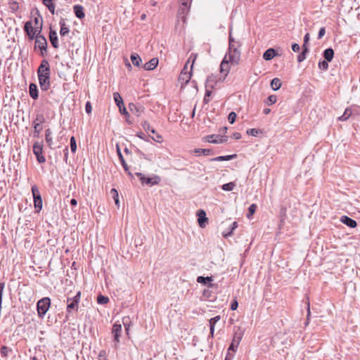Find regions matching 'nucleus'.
<instances>
[{"mask_svg": "<svg viewBox=\"0 0 360 360\" xmlns=\"http://www.w3.org/2000/svg\"><path fill=\"white\" fill-rule=\"evenodd\" d=\"M229 51L226 53L220 65V71L221 73H224L225 76L230 71V65H236L240 60V51L239 50L240 44L234 40L231 32L229 34Z\"/></svg>", "mask_w": 360, "mask_h": 360, "instance_id": "obj_1", "label": "nucleus"}, {"mask_svg": "<svg viewBox=\"0 0 360 360\" xmlns=\"http://www.w3.org/2000/svg\"><path fill=\"white\" fill-rule=\"evenodd\" d=\"M51 305V300L49 297H44L39 300L37 304V309L38 312V316L40 318H43L47 311L49 310Z\"/></svg>", "mask_w": 360, "mask_h": 360, "instance_id": "obj_2", "label": "nucleus"}, {"mask_svg": "<svg viewBox=\"0 0 360 360\" xmlns=\"http://www.w3.org/2000/svg\"><path fill=\"white\" fill-rule=\"evenodd\" d=\"M41 30V27H39V32L36 35L35 37V46L36 49L38 47L41 51V55L44 56L47 51V41L46 39L40 34Z\"/></svg>", "mask_w": 360, "mask_h": 360, "instance_id": "obj_3", "label": "nucleus"}, {"mask_svg": "<svg viewBox=\"0 0 360 360\" xmlns=\"http://www.w3.org/2000/svg\"><path fill=\"white\" fill-rule=\"evenodd\" d=\"M81 298V292L78 291L73 297L67 298V312L70 313L72 310L77 311L78 305Z\"/></svg>", "mask_w": 360, "mask_h": 360, "instance_id": "obj_4", "label": "nucleus"}, {"mask_svg": "<svg viewBox=\"0 0 360 360\" xmlns=\"http://www.w3.org/2000/svg\"><path fill=\"white\" fill-rule=\"evenodd\" d=\"M32 193L34 199V205L37 212H39L42 208V198L40 191L36 185L32 186Z\"/></svg>", "mask_w": 360, "mask_h": 360, "instance_id": "obj_5", "label": "nucleus"}, {"mask_svg": "<svg viewBox=\"0 0 360 360\" xmlns=\"http://www.w3.org/2000/svg\"><path fill=\"white\" fill-rule=\"evenodd\" d=\"M45 122V118L43 115H37L35 120L33 121L34 127V136L39 138L42 128L41 124Z\"/></svg>", "mask_w": 360, "mask_h": 360, "instance_id": "obj_6", "label": "nucleus"}, {"mask_svg": "<svg viewBox=\"0 0 360 360\" xmlns=\"http://www.w3.org/2000/svg\"><path fill=\"white\" fill-rule=\"evenodd\" d=\"M196 57H197V55H195L194 56L193 59L192 60V64L191 65L190 71L181 72L179 75V82L181 84L182 86L188 84L191 78L193 66V63L196 59Z\"/></svg>", "mask_w": 360, "mask_h": 360, "instance_id": "obj_7", "label": "nucleus"}, {"mask_svg": "<svg viewBox=\"0 0 360 360\" xmlns=\"http://www.w3.org/2000/svg\"><path fill=\"white\" fill-rule=\"evenodd\" d=\"M24 30L28 36L29 39L32 40L36 37V35L39 32V28H34L32 22L27 21L25 24Z\"/></svg>", "mask_w": 360, "mask_h": 360, "instance_id": "obj_8", "label": "nucleus"}, {"mask_svg": "<svg viewBox=\"0 0 360 360\" xmlns=\"http://www.w3.org/2000/svg\"><path fill=\"white\" fill-rule=\"evenodd\" d=\"M215 83L214 77L212 76H209L207 79L206 88L210 87L211 89L214 88V84ZM212 94V90L206 89L205 97L203 98L204 103L207 104L210 102L209 97Z\"/></svg>", "mask_w": 360, "mask_h": 360, "instance_id": "obj_9", "label": "nucleus"}, {"mask_svg": "<svg viewBox=\"0 0 360 360\" xmlns=\"http://www.w3.org/2000/svg\"><path fill=\"white\" fill-rule=\"evenodd\" d=\"M37 75H49V77L51 76L50 65L47 60L44 59L41 60V64L37 70Z\"/></svg>", "mask_w": 360, "mask_h": 360, "instance_id": "obj_10", "label": "nucleus"}, {"mask_svg": "<svg viewBox=\"0 0 360 360\" xmlns=\"http://www.w3.org/2000/svg\"><path fill=\"white\" fill-rule=\"evenodd\" d=\"M205 139L208 143H222L226 142L228 138L226 136H219L217 134H212V135H208V136H205Z\"/></svg>", "mask_w": 360, "mask_h": 360, "instance_id": "obj_11", "label": "nucleus"}, {"mask_svg": "<svg viewBox=\"0 0 360 360\" xmlns=\"http://www.w3.org/2000/svg\"><path fill=\"white\" fill-rule=\"evenodd\" d=\"M161 181V178L156 175V174H153L152 176L150 177H144L143 181L141 182V184L143 185H148L150 186H155V185H158L160 183Z\"/></svg>", "mask_w": 360, "mask_h": 360, "instance_id": "obj_12", "label": "nucleus"}, {"mask_svg": "<svg viewBox=\"0 0 360 360\" xmlns=\"http://www.w3.org/2000/svg\"><path fill=\"white\" fill-rule=\"evenodd\" d=\"M40 88L42 91H47L51 86L50 77L49 75L38 76Z\"/></svg>", "mask_w": 360, "mask_h": 360, "instance_id": "obj_13", "label": "nucleus"}, {"mask_svg": "<svg viewBox=\"0 0 360 360\" xmlns=\"http://www.w3.org/2000/svg\"><path fill=\"white\" fill-rule=\"evenodd\" d=\"M129 110L137 117L141 116L145 111V108L142 105H136L133 103L129 104Z\"/></svg>", "mask_w": 360, "mask_h": 360, "instance_id": "obj_14", "label": "nucleus"}, {"mask_svg": "<svg viewBox=\"0 0 360 360\" xmlns=\"http://www.w3.org/2000/svg\"><path fill=\"white\" fill-rule=\"evenodd\" d=\"M197 216L198 217V221L199 226L201 228H204L207 223L208 219L206 217V213L203 210H199L197 212Z\"/></svg>", "mask_w": 360, "mask_h": 360, "instance_id": "obj_15", "label": "nucleus"}, {"mask_svg": "<svg viewBox=\"0 0 360 360\" xmlns=\"http://www.w3.org/2000/svg\"><path fill=\"white\" fill-rule=\"evenodd\" d=\"M117 155H118V157H119V159L121 162V164H122V166L123 167L124 171L127 173V174L131 176V177H133V175L131 174V172L129 171V166L127 165V162H125L124 158H123V155L120 151V149L119 148L118 146H117Z\"/></svg>", "mask_w": 360, "mask_h": 360, "instance_id": "obj_16", "label": "nucleus"}, {"mask_svg": "<svg viewBox=\"0 0 360 360\" xmlns=\"http://www.w3.org/2000/svg\"><path fill=\"white\" fill-rule=\"evenodd\" d=\"M122 333V326L121 324L115 323L112 326V333L114 335V340L116 342H120V338L121 336Z\"/></svg>", "mask_w": 360, "mask_h": 360, "instance_id": "obj_17", "label": "nucleus"}, {"mask_svg": "<svg viewBox=\"0 0 360 360\" xmlns=\"http://www.w3.org/2000/svg\"><path fill=\"white\" fill-rule=\"evenodd\" d=\"M340 221L350 228H354L357 226V223L354 219L345 215L341 217Z\"/></svg>", "mask_w": 360, "mask_h": 360, "instance_id": "obj_18", "label": "nucleus"}, {"mask_svg": "<svg viewBox=\"0 0 360 360\" xmlns=\"http://www.w3.org/2000/svg\"><path fill=\"white\" fill-rule=\"evenodd\" d=\"M158 59L157 58H153L144 64L143 68L146 70H153L158 66Z\"/></svg>", "mask_w": 360, "mask_h": 360, "instance_id": "obj_19", "label": "nucleus"}, {"mask_svg": "<svg viewBox=\"0 0 360 360\" xmlns=\"http://www.w3.org/2000/svg\"><path fill=\"white\" fill-rule=\"evenodd\" d=\"M221 319L220 316H216L209 320L210 323V336L211 338L214 337V326L215 324Z\"/></svg>", "mask_w": 360, "mask_h": 360, "instance_id": "obj_20", "label": "nucleus"}, {"mask_svg": "<svg viewBox=\"0 0 360 360\" xmlns=\"http://www.w3.org/2000/svg\"><path fill=\"white\" fill-rule=\"evenodd\" d=\"M49 40L51 41V45L55 49L58 48V36L57 33L55 30H51L49 32Z\"/></svg>", "mask_w": 360, "mask_h": 360, "instance_id": "obj_21", "label": "nucleus"}, {"mask_svg": "<svg viewBox=\"0 0 360 360\" xmlns=\"http://www.w3.org/2000/svg\"><path fill=\"white\" fill-rule=\"evenodd\" d=\"M73 11L77 18L82 19L84 18L85 14L84 13V8L81 5H75L73 6Z\"/></svg>", "mask_w": 360, "mask_h": 360, "instance_id": "obj_22", "label": "nucleus"}, {"mask_svg": "<svg viewBox=\"0 0 360 360\" xmlns=\"http://www.w3.org/2000/svg\"><path fill=\"white\" fill-rule=\"evenodd\" d=\"M30 96L34 100L39 97L37 86L35 84L31 83L29 86Z\"/></svg>", "mask_w": 360, "mask_h": 360, "instance_id": "obj_23", "label": "nucleus"}, {"mask_svg": "<svg viewBox=\"0 0 360 360\" xmlns=\"http://www.w3.org/2000/svg\"><path fill=\"white\" fill-rule=\"evenodd\" d=\"M33 153L35 156L43 155V144L42 143L35 142L33 145Z\"/></svg>", "mask_w": 360, "mask_h": 360, "instance_id": "obj_24", "label": "nucleus"}, {"mask_svg": "<svg viewBox=\"0 0 360 360\" xmlns=\"http://www.w3.org/2000/svg\"><path fill=\"white\" fill-rule=\"evenodd\" d=\"M59 25L60 26V34L61 36H65L67 35L69 32H70V29L69 27L66 25L65 22V20L64 19H60V22H59Z\"/></svg>", "mask_w": 360, "mask_h": 360, "instance_id": "obj_25", "label": "nucleus"}, {"mask_svg": "<svg viewBox=\"0 0 360 360\" xmlns=\"http://www.w3.org/2000/svg\"><path fill=\"white\" fill-rule=\"evenodd\" d=\"M236 155H225V156H218L214 158L210 159V161L212 162H219V161H227L231 160L232 159H234L236 158Z\"/></svg>", "mask_w": 360, "mask_h": 360, "instance_id": "obj_26", "label": "nucleus"}, {"mask_svg": "<svg viewBox=\"0 0 360 360\" xmlns=\"http://www.w3.org/2000/svg\"><path fill=\"white\" fill-rule=\"evenodd\" d=\"M323 57L325 58V60H326L327 61H329L330 62L333 58V56H334V51L332 48H328V49H326L324 51H323Z\"/></svg>", "mask_w": 360, "mask_h": 360, "instance_id": "obj_27", "label": "nucleus"}, {"mask_svg": "<svg viewBox=\"0 0 360 360\" xmlns=\"http://www.w3.org/2000/svg\"><path fill=\"white\" fill-rule=\"evenodd\" d=\"M276 56L274 49H267L263 54V58L266 60H271Z\"/></svg>", "mask_w": 360, "mask_h": 360, "instance_id": "obj_28", "label": "nucleus"}, {"mask_svg": "<svg viewBox=\"0 0 360 360\" xmlns=\"http://www.w3.org/2000/svg\"><path fill=\"white\" fill-rule=\"evenodd\" d=\"M131 60L133 65L136 67H139L142 62V60L141 57L139 56V54L135 53L131 55Z\"/></svg>", "mask_w": 360, "mask_h": 360, "instance_id": "obj_29", "label": "nucleus"}, {"mask_svg": "<svg viewBox=\"0 0 360 360\" xmlns=\"http://www.w3.org/2000/svg\"><path fill=\"white\" fill-rule=\"evenodd\" d=\"M281 81L278 78H274L271 82V87L274 91L278 90L281 86Z\"/></svg>", "mask_w": 360, "mask_h": 360, "instance_id": "obj_30", "label": "nucleus"}, {"mask_svg": "<svg viewBox=\"0 0 360 360\" xmlns=\"http://www.w3.org/2000/svg\"><path fill=\"white\" fill-rule=\"evenodd\" d=\"M45 139L49 148H52L53 139L51 136V131L47 129L45 131Z\"/></svg>", "mask_w": 360, "mask_h": 360, "instance_id": "obj_31", "label": "nucleus"}, {"mask_svg": "<svg viewBox=\"0 0 360 360\" xmlns=\"http://www.w3.org/2000/svg\"><path fill=\"white\" fill-rule=\"evenodd\" d=\"M352 109L349 108H347L345 109L343 115L338 117V120L340 121H346L349 118V117L352 115Z\"/></svg>", "mask_w": 360, "mask_h": 360, "instance_id": "obj_32", "label": "nucleus"}, {"mask_svg": "<svg viewBox=\"0 0 360 360\" xmlns=\"http://www.w3.org/2000/svg\"><path fill=\"white\" fill-rule=\"evenodd\" d=\"M309 49L307 46H302V51L297 56V61L299 63L302 62L306 58V55L308 53Z\"/></svg>", "mask_w": 360, "mask_h": 360, "instance_id": "obj_33", "label": "nucleus"}, {"mask_svg": "<svg viewBox=\"0 0 360 360\" xmlns=\"http://www.w3.org/2000/svg\"><path fill=\"white\" fill-rule=\"evenodd\" d=\"M243 336V332L240 328H238L237 330L234 333V336L233 340L236 342V343H240Z\"/></svg>", "mask_w": 360, "mask_h": 360, "instance_id": "obj_34", "label": "nucleus"}, {"mask_svg": "<svg viewBox=\"0 0 360 360\" xmlns=\"http://www.w3.org/2000/svg\"><path fill=\"white\" fill-rule=\"evenodd\" d=\"M53 0H43V4L48 8L49 11L54 14L55 13V5L52 2Z\"/></svg>", "mask_w": 360, "mask_h": 360, "instance_id": "obj_35", "label": "nucleus"}, {"mask_svg": "<svg viewBox=\"0 0 360 360\" xmlns=\"http://www.w3.org/2000/svg\"><path fill=\"white\" fill-rule=\"evenodd\" d=\"M113 98L118 108L123 105L124 103L122 98L118 92H115L113 94Z\"/></svg>", "mask_w": 360, "mask_h": 360, "instance_id": "obj_36", "label": "nucleus"}, {"mask_svg": "<svg viewBox=\"0 0 360 360\" xmlns=\"http://www.w3.org/2000/svg\"><path fill=\"white\" fill-rule=\"evenodd\" d=\"M188 11L189 10H186L184 7H179L178 15L182 19L184 22L186 21V15L188 14Z\"/></svg>", "mask_w": 360, "mask_h": 360, "instance_id": "obj_37", "label": "nucleus"}, {"mask_svg": "<svg viewBox=\"0 0 360 360\" xmlns=\"http://www.w3.org/2000/svg\"><path fill=\"white\" fill-rule=\"evenodd\" d=\"M194 153L199 154V155L202 154L203 155H205V156L212 154V152L210 149H205H205L195 148L194 150Z\"/></svg>", "mask_w": 360, "mask_h": 360, "instance_id": "obj_38", "label": "nucleus"}, {"mask_svg": "<svg viewBox=\"0 0 360 360\" xmlns=\"http://www.w3.org/2000/svg\"><path fill=\"white\" fill-rule=\"evenodd\" d=\"M211 281H212V278L210 276H198L197 278V282L199 283L207 284Z\"/></svg>", "mask_w": 360, "mask_h": 360, "instance_id": "obj_39", "label": "nucleus"}, {"mask_svg": "<svg viewBox=\"0 0 360 360\" xmlns=\"http://www.w3.org/2000/svg\"><path fill=\"white\" fill-rule=\"evenodd\" d=\"M110 193L112 195V198L115 200V202L117 207L120 206V201H119V195L118 192L115 188H112L110 191Z\"/></svg>", "mask_w": 360, "mask_h": 360, "instance_id": "obj_40", "label": "nucleus"}, {"mask_svg": "<svg viewBox=\"0 0 360 360\" xmlns=\"http://www.w3.org/2000/svg\"><path fill=\"white\" fill-rule=\"evenodd\" d=\"M11 349L8 347L7 346H2L0 349V354L4 357H7L8 354L11 352Z\"/></svg>", "mask_w": 360, "mask_h": 360, "instance_id": "obj_41", "label": "nucleus"}, {"mask_svg": "<svg viewBox=\"0 0 360 360\" xmlns=\"http://www.w3.org/2000/svg\"><path fill=\"white\" fill-rule=\"evenodd\" d=\"M235 186H236L235 183L229 182V183L222 185L221 188L226 191H231L233 190Z\"/></svg>", "mask_w": 360, "mask_h": 360, "instance_id": "obj_42", "label": "nucleus"}, {"mask_svg": "<svg viewBox=\"0 0 360 360\" xmlns=\"http://www.w3.org/2000/svg\"><path fill=\"white\" fill-rule=\"evenodd\" d=\"M109 302V298L106 296H104L103 295H99L97 297V302L101 304H107Z\"/></svg>", "mask_w": 360, "mask_h": 360, "instance_id": "obj_43", "label": "nucleus"}, {"mask_svg": "<svg viewBox=\"0 0 360 360\" xmlns=\"http://www.w3.org/2000/svg\"><path fill=\"white\" fill-rule=\"evenodd\" d=\"M277 101V96H275V95H270L268 98H267V100L265 101V103L266 105H273Z\"/></svg>", "mask_w": 360, "mask_h": 360, "instance_id": "obj_44", "label": "nucleus"}, {"mask_svg": "<svg viewBox=\"0 0 360 360\" xmlns=\"http://www.w3.org/2000/svg\"><path fill=\"white\" fill-rule=\"evenodd\" d=\"M328 62L326 60L319 62V68L322 70H326L328 68Z\"/></svg>", "mask_w": 360, "mask_h": 360, "instance_id": "obj_45", "label": "nucleus"}, {"mask_svg": "<svg viewBox=\"0 0 360 360\" xmlns=\"http://www.w3.org/2000/svg\"><path fill=\"white\" fill-rule=\"evenodd\" d=\"M247 134L248 135L252 136H257L259 133H261V130L258 129H249L247 130Z\"/></svg>", "mask_w": 360, "mask_h": 360, "instance_id": "obj_46", "label": "nucleus"}, {"mask_svg": "<svg viewBox=\"0 0 360 360\" xmlns=\"http://www.w3.org/2000/svg\"><path fill=\"white\" fill-rule=\"evenodd\" d=\"M257 205L255 204H252L248 208V214H247V217L250 218L252 215H253L256 211Z\"/></svg>", "mask_w": 360, "mask_h": 360, "instance_id": "obj_47", "label": "nucleus"}, {"mask_svg": "<svg viewBox=\"0 0 360 360\" xmlns=\"http://www.w3.org/2000/svg\"><path fill=\"white\" fill-rule=\"evenodd\" d=\"M70 149L72 153H75L77 150V143L75 138L72 136L70 139Z\"/></svg>", "mask_w": 360, "mask_h": 360, "instance_id": "obj_48", "label": "nucleus"}, {"mask_svg": "<svg viewBox=\"0 0 360 360\" xmlns=\"http://www.w3.org/2000/svg\"><path fill=\"white\" fill-rule=\"evenodd\" d=\"M237 117V115L235 112H231L228 116L229 122L231 124H233L236 121V119Z\"/></svg>", "mask_w": 360, "mask_h": 360, "instance_id": "obj_49", "label": "nucleus"}, {"mask_svg": "<svg viewBox=\"0 0 360 360\" xmlns=\"http://www.w3.org/2000/svg\"><path fill=\"white\" fill-rule=\"evenodd\" d=\"M191 2L192 1L181 0L180 6L184 7L186 10H190Z\"/></svg>", "mask_w": 360, "mask_h": 360, "instance_id": "obj_50", "label": "nucleus"}, {"mask_svg": "<svg viewBox=\"0 0 360 360\" xmlns=\"http://www.w3.org/2000/svg\"><path fill=\"white\" fill-rule=\"evenodd\" d=\"M240 343H236V342H235L234 340H232L228 350L229 351H233V352H236V349H238V345H239Z\"/></svg>", "mask_w": 360, "mask_h": 360, "instance_id": "obj_51", "label": "nucleus"}, {"mask_svg": "<svg viewBox=\"0 0 360 360\" xmlns=\"http://www.w3.org/2000/svg\"><path fill=\"white\" fill-rule=\"evenodd\" d=\"M141 126L143 128V129L146 131H149L152 129L150 125V123L146 120H144L141 122Z\"/></svg>", "mask_w": 360, "mask_h": 360, "instance_id": "obj_52", "label": "nucleus"}, {"mask_svg": "<svg viewBox=\"0 0 360 360\" xmlns=\"http://www.w3.org/2000/svg\"><path fill=\"white\" fill-rule=\"evenodd\" d=\"M195 56V55H194L193 53H192V54L191 55V56H190V57H189V58L188 59V60H187L186 63L185 64V65H184V68H183V70H181V72H188V71H187V70H188V63H189L191 61L192 62V60L193 59V58H194V56Z\"/></svg>", "mask_w": 360, "mask_h": 360, "instance_id": "obj_53", "label": "nucleus"}, {"mask_svg": "<svg viewBox=\"0 0 360 360\" xmlns=\"http://www.w3.org/2000/svg\"><path fill=\"white\" fill-rule=\"evenodd\" d=\"M119 110H120V113L122 115H125L127 117H129V114L127 112V109H126V108L124 107V105L122 106L119 107Z\"/></svg>", "mask_w": 360, "mask_h": 360, "instance_id": "obj_54", "label": "nucleus"}, {"mask_svg": "<svg viewBox=\"0 0 360 360\" xmlns=\"http://www.w3.org/2000/svg\"><path fill=\"white\" fill-rule=\"evenodd\" d=\"M10 8L13 11H15L18 9V4L16 1H12L10 3Z\"/></svg>", "mask_w": 360, "mask_h": 360, "instance_id": "obj_55", "label": "nucleus"}, {"mask_svg": "<svg viewBox=\"0 0 360 360\" xmlns=\"http://www.w3.org/2000/svg\"><path fill=\"white\" fill-rule=\"evenodd\" d=\"M152 139L153 141L158 143H162L163 141L162 136L158 134H157L155 137H152Z\"/></svg>", "mask_w": 360, "mask_h": 360, "instance_id": "obj_56", "label": "nucleus"}, {"mask_svg": "<svg viewBox=\"0 0 360 360\" xmlns=\"http://www.w3.org/2000/svg\"><path fill=\"white\" fill-rule=\"evenodd\" d=\"M325 33H326V29H325V27H323L319 31L318 39H321L324 36Z\"/></svg>", "mask_w": 360, "mask_h": 360, "instance_id": "obj_57", "label": "nucleus"}, {"mask_svg": "<svg viewBox=\"0 0 360 360\" xmlns=\"http://www.w3.org/2000/svg\"><path fill=\"white\" fill-rule=\"evenodd\" d=\"M238 307V302L236 300H234L231 302L230 308H231V310L233 311V310L237 309Z\"/></svg>", "mask_w": 360, "mask_h": 360, "instance_id": "obj_58", "label": "nucleus"}, {"mask_svg": "<svg viewBox=\"0 0 360 360\" xmlns=\"http://www.w3.org/2000/svg\"><path fill=\"white\" fill-rule=\"evenodd\" d=\"M137 154H139L141 157L143 158L144 159L149 160L150 159L146 156V154H144L142 151H141L139 149L136 148V150Z\"/></svg>", "mask_w": 360, "mask_h": 360, "instance_id": "obj_59", "label": "nucleus"}, {"mask_svg": "<svg viewBox=\"0 0 360 360\" xmlns=\"http://www.w3.org/2000/svg\"><path fill=\"white\" fill-rule=\"evenodd\" d=\"M300 49V47L299 46V44L295 43V44H292V50L294 51V52H298Z\"/></svg>", "mask_w": 360, "mask_h": 360, "instance_id": "obj_60", "label": "nucleus"}, {"mask_svg": "<svg viewBox=\"0 0 360 360\" xmlns=\"http://www.w3.org/2000/svg\"><path fill=\"white\" fill-rule=\"evenodd\" d=\"M36 158H37V161L39 163H44L46 161V159H45V158L44 157L43 155L36 156Z\"/></svg>", "mask_w": 360, "mask_h": 360, "instance_id": "obj_61", "label": "nucleus"}, {"mask_svg": "<svg viewBox=\"0 0 360 360\" xmlns=\"http://www.w3.org/2000/svg\"><path fill=\"white\" fill-rule=\"evenodd\" d=\"M309 40V34L307 33L304 37V44L303 46H307L308 41Z\"/></svg>", "mask_w": 360, "mask_h": 360, "instance_id": "obj_62", "label": "nucleus"}, {"mask_svg": "<svg viewBox=\"0 0 360 360\" xmlns=\"http://www.w3.org/2000/svg\"><path fill=\"white\" fill-rule=\"evenodd\" d=\"M85 110L87 113H90L91 112V105L89 102H87L86 103Z\"/></svg>", "mask_w": 360, "mask_h": 360, "instance_id": "obj_63", "label": "nucleus"}, {"mask_svg": "<svg viewBox=\"0 0 360 360\" xmlns=\"http://www.w3.org/2000/svg\"><path fill=\"white\" fill-rule=\"evenodd\" d=\"M135 175H136L137 177H139V179H140L141 182H142V181H143V179H144V177H145V176H144L142 173H141V172H136V173H135Z\"/></svg>", "mask_w": 360, "mask_h": 360, "instance_id": "obj_64", "label": "nucleus"}]
</instances>
